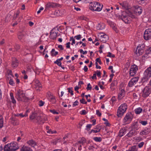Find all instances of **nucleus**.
Instances as JSON below:
<instances>
[{"label": "nucleus", "mask_w": 151, "mask_h": 151, "mask_svg": "<svg viewBox=\"0 0 151 151\" xmlns=\"http://www.w3.org/2000/svg\"><path fill=\"white\" fill-rule=\"evenodd\" d=\"M78 101L76 100L75 101L73 104V106L74 107L76 106H77L78 105Z\"/></svg>", "instance_id": "680f3d73"}, {"label": "nucleus", "mask_w": 151, "mask_h": 151, "mask_svg": "<svg viewBox=\"0 0 151 151\" xmlns=\"http://www.w3.org/2000/svg\"><path fill=\"white\" fill-rule=\"evenodd\" d=\"M93 140L96 142H100L102 140L101 137H94L93 138Z\"/></svg>", "instance_id": "e433bc0d"}, {"label": "nucleus", "mask_w": 151, "mask_h": 151, "mask_svg": "<svg viewBox=\"0 0 151 151\" xmlns=\"http://www.w3.org/2000/svg\"><path fill=\"white\" fill-rule=\"evenodd\" d=\"M74 38H76L77 40H80L82 38V35L79 34L75 36Z\"/></svg>", "instance_id": "a19ab883"}, {"label": "nucleus", "mask_w": 151, "mask_h": 151, "mask_svg": "<svg viewBox=\"0 0 151 151\" xmlns=\"http://www.w3.org/2000/svg\"><path fill=\"white\" fill-rule=\"evenodd\" d=\"M96 74V75L98 77L100 78L101 77V73L100 71L99 70H97L96 72H95Z\"/></svg>", "instance_id": "c03bdc74"}, {"label": "nucleus", "mask_w": 151, "mask_h": 151, "mask_svg": "<svg viewBox=\"0 0 151 151\" xmlns=\"http://www.w3.org/2000/svg\"><path fill=\"white\" fill-rule=\"evenodd\" d=\"M58 4L55 3L49 2L47 4L46 6L47 8H54L57 6Z\"/></svg>", "instance_id": "aec40b11"}, {"label": "nucleus", "mask_w": 151, "mask_h": 151, "mask_svg": "<svg viewBox=\"0 0 151 151\" xmlns=\"http://www.w3.org/2000/svg\"><path fill=\"white\" fill-rule=\"evenodd\" d=\"M97 127H98L97 129H92L91 131L89 133V134H90L91 133H96L100 132V129L99 128V126H97Z\"/></svg>", "instance_id": "473e14b6"}, {"label": "nucleus", "mask_w": 151, "mask_h": 151, "mask_svg": "<svg viewBox=\"0 0 151 151\" xmlns=\"http://www.w3.org/2000/svg\"><path fill=\"white\" fill-rule=\"evenodd\" d=\"M18 65V62L17 60L15 58L12 59V66L13 68H16L17 67Z\"/></svg>", "instance_id": "412c9836"}, {"label": "nucleus", "mask_w": 151, "mask_h": 151, "mask_svg": "<svg viewBox=\"0 0 151 151\" xmlns=\"http://www.w3.org/2000/svg\"><path fill=\"white\" fill-rule=\"evenodd\" d=\"M119 18L126 23H129L131 20L130 17L127 15L126 13L124 12H122Z\"/></svg>", "instance_id": "1a4fd4ad"}, {"label": "nucleus", "mask_w": 151, "mask_h": 151, "mask_svg": "<svg viewBox=\"0 0 151 151\" xmlns=\"http://www.w3.org/2000/svg\"><path fill=\"white\" fill-rule=\"evenodd\" d=\"M128 131V128L125 127L121 129L119 132V136L120 137H122L124 136Z\"/></svg>", "instance_id": "f3484780"}, {"label": "nucleus", "mask_w": 151, "mask_h": 151, "mask_svg": "<svg viewBox=\"0 0 151 151\" xmlns=\"http://www.w3.org/2000/svg\"><path fill=\"white\" fill-rule=\"evenodd\" d=\"M58 52L57 51H55V50L54 49H52L51 54L52 56H56L58 54Z\"/></svg>", "instance_id": "c9c22d12"}, {"label": "nucleus", "mask_w": 151, "mask_h": 151, "mask_svg": "<svg viewBox=\"0 0 151 151\" xmlns=\"http://www.w3.org/2000/svg\"><path fill=\"white\" fill-rule=\"evenodd\" d=\"M102 119L105 122L104 123L105 124L106 126H110V124L109 123L107 119L104 118H103Z\"/></svg>", "instance_id": "ea45409f"}, {"label": "nucleus", "mask_w": 151, "mask_h": 151, "mask_svg": "<svg viewBox=\"0 0 151 151\" xmlns=\"http://www.w3.org/2000/svg\"><path fill=\"white\" fill-rule=\"evenodd\" d=\"M98 37L100 41L103 43L106 42L109 39L108 36L103 33H99Z\"/></svg>", "instance_id": "9d476101"}, {"label": "nucleus", "mask_w": 151, "mask_h": 151, "mask_svg": "<svg viewBox=\"0 0 151 151\" xmlns=\"http://www.w3.org/2000/svg\"><path fill=\"white\" fill-rule=\"evenodd\" d=\"M142 111V109L141 107H138L134 110L135 113L136 114H140Z\"/></svg>", "instance_id": "c85d7f7f"}, {"label": "nucleus", "mask_w": 151, "mask_h": 151, "mask_svg": "<svg viewBox=\"0 0 151 151\" xmlns=\"http://www.w3.org/2000/svg\"><path fill=\"white\" fill-rule=\"evenodd\" d=\"M96 74L95 73L93 74V76H92V77H91L93 79L96 80L97 79V77H96Z\"/></svg>", "instance_id": "338daca9"}, {"label": "nucleus", "mask_w": 151, "mask_h": 151, "mask_svg": "<svg viewBox=\"0 0 151 151\" xmlns=\"http://www.w3.org/2000/svg\"><path fill=\"white\" fill-rule=\"evenodd\" d=\"M9 83L10 85L13 86L14 85V83L12 79H10L9 81Z\"/></svg>", "instance_id": "69168bd1"}, {"label": "nucleus", "mask_w": 151, "mask_h": 151, "mask_svg": "<svg viewBox=\"0 0 151 151\" xmlns=\"http://www.w3.org/2000/svg\"><path fill=\"white\" fill-rule=\"evenodd\" d=\"M68 91L69 93H70V94L71 95H73V91L71 88H68Z\"/></svg>", "instance_id": "13d9d810"}, {"label": "nucleus", "mask_w": 151, "mask_h": 151, "mask_svg": "<svg viewBox=\"0 0 151 151\" xmlns=\"http://www.w3.org/2000/svg\"><path fill=\"white\" fill-rule=\"evenodd\" d=\"M92 125L91 124H87L86 126V129L87 131L89 130Z\"/></svg>", "instance_id": "603ef678"}, {"label": "nucleus", "mask_w": 151, "mask_h": 151, "mask_svg": "<svg viewBox=\"0 0 151 151\" xmlns=\"http://www.w3.org/2000/svg\"><path fill=\"white\" fill-rule=\"evenodd\" d=\"M96 114L99 116H100L101 115V113L99 110H96Z\"/></svg>", "instance_id": "e2e57ef3"}, {"label": "nucleus", "mask_w": 151, "mask_h": 151, "mask_svg": "<svg viewBox=\"0 0 151 151\" xmlns=\"http://www.w3.org/2000/svg\"><path fill=\"white\" fill-rule=\"evenodd\" d=\"M86 142V139L84 138H82L79 141V142L81 144H83Z\"/></svg>", "instance_id": "09e8293b"}, {"label": "nucleus", "mask_w": 151, "mask_h": 151, "mask_svg": "<svg viewBox=\"0 0 151 151\" xmlns=\"http://www.w3.org/2000/svg\"><path fill=\"white\" fill-rule=\"evenodd\" d=\"M47 132L49 134H53L54 133H56L57 132L55 130L52 131V130L50 129L49 130L47 131Z\"/></svg>", "instance_id": "37998d69"}, {"label": "nucleus", "mask_w": 151, "mask_h": 151, "mask_svg": "<svg viewBox=\"0 0 151 151\" xmlns=\"http://www.w3.org/2000/svg\"><path fill=\"white\" fill-rule=\"evenodd\" d=\"M30 120L36 119L38 122L41 121L42 120L40 116L38 115V114L36 113H33L29 116Z\"/></svg>", "instance_id": "2eb2a0df"}, {"label": "nucleus", "mask_w": 151, "mask_h": 151, "mask_svg": "<svg viewBox=\"0 0 151 151\" xmlns=\"http://www.w3.org/2000/svg\"><path fill=\"white\" fill-rule=\"evenodd\" d=\"M119 4L123 9H127L128 8V4L125 2L119 3Z\"/></svg>", "instance_id": "bb28decb"}, {"label": "nucleus", "mask_w": 151, "mask_h": 151, "mask_svg": "<svg viewBox=\"0 0 151 151\" xmlns=\"http://www.w3.org/2000/svg\"><path fill=\"white\" fill-rule=\"evenodd\" d=\"M19 148L17 142H13L5 145L4 148V151H16Z\"/></svg>", "instance_id": "7ed1b4c3"}, {"label": "nucleus", "mask_w": 151, "mask_h": 151, "mask_svg": "<svg viewBox=\"0 0 151 151\" xmlns=\"http://www.w3.org/2000/svg\"><path fill=\"white\" fill-rule=\"evenodd\" d=\"M144 38L146 40H149L151 38V29H146L144 34Z\"/></svg>", "instance_id": "ddd939ff"}, {"label": "nucleus", "mask_w": 151, "mask_h": 151, "mask_svg": "<svg viewBox=\"0 0 151 151\" xmlns=\"http://www.w3.org/2000/svg\"><path fill=\"white\" fill-rule=\"evenodd\" d=\"M128 150V151H137V148L136 146L134 145L130 147Z\"/></svg>", "instance_id": "2f4dec72"}, {"label": "nucleus", "mask_w": 151, "mask_h": 151, "mask_svg": "<svg viewBox=\"0 0 151 151\" xmlns=\"http://www.w3.org/2000/svg\"><path fill=\"white\" fill-rule=\"evenodd\" d=\"M96 62H97L98 63V62L101 65V64H102V62H101V60L99 58H97L96 59Z\"/></svg>", "instance_id": "4d7b16f0"}, {"label": "nucleus", "mask_w": 151, "mask_h": 151, "mask_svg": "<svg viewBox=\"0 0 151 151\" xmlns=\"http://www.w3.org/2000/svg\"><path fill=\"white\" fill-rule=\"evenodd\" d=\"M92 88V87L90 84V83H89L88 84L86 88V89L87 90H91Z\"/></svg>", "instance_id": "864d4df0"}, {"label": "nucleus", "mask_w": 151, "mask_h": 151, "mask_svg": "<svg viewBox=\"0 0 151 151\" xmlns=\"http://www.w3.org/2000/svg\"><path fill=\"white\" fill-rule=\"evenodd\" d=\"M144 144L145 143L144 142H141L138 144V146L139 148H141L143 146Z\"/></svg>", "instance_id": "de8ad7c7"}, {"label": "nucleus", "mask_w": 151, "mask_h": 151, "mask_svg": "<svg viewBox=\"0 0 151 151\" xmlns=\"http://www.w3.org/2000/svg\"><path fill=\"white\" fill-rule=\"evenodd\" d=\"M143 45H142L141 46H139V45L137 47L135 51L136 54L137 56H139L142 54V53L144 51V50L142 48H143Z\"/></svg>", "instance_id": "4468645a"}, {"label": "nucleus", "mask_w": 151, "mask_h": 151, "mask_svg": "<svg viewBox=\"0 0 151 151\" xmlns=\"http://www.w3.org/2000/svg\"><path fill=\"white\" fill-rule=\"evenodd\" d=\"M70 41H72V42L71 43V44L72 45H73L75 43V40L74 39V38L73 37H70Z\"/></svg>", "instance_id": "a18cd8bd"}, {"label": "nucleus", "mask_w": 151, "mask_h": 151, "mask_svg": "<svg viewBox=\"0 0 151 151\" xmlns=\"http://www.w3.org/2000/svg\"><path fill=\"white\" fill-rule=\"evenodd\" d=\"M125 94V91L124 89V88L120 89L118 95L119 99H122L124 97Z\"/></svg>", "instance_id": "6ab92c4d"}, {"label": "nucleus", "mask_w": 151, "mask_h": 151, "mask_svg": "<svg viewBox=\"0 0 151 151\" xmlns=\"http://www.w3.org/2000/svg\"><path fill=\"white\" fill-rule=\"evenodd\" d=\"M32 149L29 147L24 145L20 149V151H32Z\"/></svg>", "instance_id": "5701e85b"}, {"label": "nucleus", "mask_w": 151, "mask_h": 151, "mask_svg": "<svg viewBox=\"0 0 151 151\" xmlns=\"http://www.w3.org/2000/svg\"><path fill=\"white\" fill-rule=\"evenodd\" d=\"M138 70V67L137 65H134L131 66L129 70V75L131 76H133L137 73Z\"/></svg>", "instance_id": "f8f14e48"}, {"label": "nucleus", "mask_w": 151, "mask_h": 151, "mask_svg": "<svg viewBox=\"0 0 151 151\" xmlns=\"http://www.w3.org/2000/svg\"><path fill=\"white\" fill-rule=\"evenodd\" d=\"M133 115L131 112H128L122 119L123 124L126 125L129 124L132 121Z\"/></svg>", "instance_id": "39448f33"}, {"label": "nucleus", "mask_w": 151, "mask_h": 151, "mask_svg": "<svg viewBox=\"0 0 151 151\" xmlns=\"http://www.w3.org/2000/svg\"><path fill=\"white\" fill-rule=\"evenodd\" d=\"M105 27V24L104 23H100L98 24L97 29L98 30H102L104 29Z\"/></svg>", "instance_id": "a878e982"}, {"label": "nucleus", "mask_w": 151, "mask_h": 151, "mask_svg": "<svg viewBox=\"0 0 151 151\" xmlns=\"http://www.w3.org/2000/svg\"><path fill=\"white\" fill-rule=\"evenodd\" d=\"M103 7L102 4L97 2H91L89 4V9L92 11L100 12Z\"/></svg>", "instance_id": "f03ea898"}, {"label": "nucleus", "mask_w": 151, "mask_h": 151, "mask_svg": "<svg viewBox=\"0 0 151 151\" xmlns=\"http://www.w3.org/2000/svg\"><path fill=\"white\" fill-rule=\"evenodd\" d=\"M16 97L17 100L19 101L26 102L29 100V99L26 96L24 92L20 89L17 90L16 93Z\"/></svg>", "instance_id": "f257e3e1"}, {"label": "nucleus", "mask_w": 151, "mask_h": 151, "mask_svg": "<svg viewBox=\"0 0 151 151\" xmlns=\"http://www.w3.org/2000/svg\"><path fill=\"white\" fill-rule=\"evenodd\" d=\"M70 42H68L66 44V47L67 48H70Z\"/></svg>", "instance_id": "774afa93"}, {"label": "nucleus", "mask_w": 151, "mask_h": 151, "mask_svg": "<svg viewBox=\"0 0 151 151\" xmlns=\"http://www.w3.org/2000/svg\"><path fill=\"white\" fill-rule=\"evenodd\" d=\"M20 13V11L19 10H18L14 14L13 16V19L15 20L18 16Z\"/></svg>", "instance_id": "72a5a7b5"}, {"label": "nucleus", "mask_w": 151, "mask_h": 151, "mask_svg": "<svg viewBox=\"0 0 151 151\" xmlns=\"http://www.w3.org/2000/svg\"><path fill=\"white\" fill-rule=\"evenodd\" d=\"M146 52L147 54L151 53V47H148L146 50Z\"/></svg>", "instance_id": "8fccbe9b"}, {"label": "nucleus", "mask_w": 151, "mask_h": 151, "mask_svg": "<svg viewBox=\"0 0 151 151\" xmlns=\"http://www.w3.org/2000/svg\"><path fill=\"white\" fill-rule=\"evenodd\" d=\"M50 112L51 113H52L53 114H59V113L57 111H56L55 110H50Z\"/></svg>", "instance_id": "3c124183"}, {"label": "nucleus", "mask_w": 151, "mask_h": 151, "mask_svg": "<svg viewBox=\"0 0 151 151\" xmlns=\"http://www.w3.org/2000/svg\"><path fill=\"white\" fill-rule=\"evenodd\" d=\"M3 125V119L2 116L0 115V128H2Z\"/></svg>", "instance_id": "4c0bfd02"}, {"label": "nucleus", "mask_w": 151, "mask_h": 151, "mask_svg": "<svg viewBox=\"0 0 151 151\" xmlns=\"http://www.w3.org/2000/svg\"><path fill=\"white\" fill-rule=\"evenodd\" d=\"M27 143L32 147H34L36 145L35 141L32 139L29 140L27 141Z\"/></svg>", "instance_id": "393cba45"}, {"label": "nucleus", "mask_w": 151, "mask_h": 151, "mask_svg": "<svg viewBox=\"0 0 151 151\" xmlns=\"http://www.w3.org/2000/svg\"><path fill=\"white\" fill-rule=\"evenodd\" d=\"M135 132L136 130L135 129H132L126 134V136L128 137H132L134 135Z\"/></svg>", "instance_id": "4be33fe9"}, {"label": "nucleus", "mask_w": 151, "mask_h": 151, "mask_svg": "<svg viewBox=\"0 0 151 151\" xmlns=\"http://www.w3.org/2000/svg\"><path fill=\"white\" fill-rule=\"evenodd\" d=\"M107 57H114L115 56L114 55H112L111 53L110 52L108 53V54L107 56Z\"/></svg>", "instance_id": "0e129e2a"}, {"label": "nucleus", "mask_w": 151, "mask_h": 151, "mask_svg": "<svg viewBox=\"0 0 151 151\" xmlns=\"http://www.w3.org/2000/svg\"><path fill=\"white\" fill-rule=\"evenodd\" d=\"M44 104V102H43L42 101H40L39 102V106H42Z\"/></svg>", "instance_id": "bf43d9fd"}, {"label": "nucleus", "mask_w": 151, "mask_h": 151, "mask_svg": "<svg viewBox=\"0 0 151 151\" xmlns=\"http://www.w3.org/2000/svg\"><path fill=\"white\" fill-rule=\"evenodd\" d=\"M18 38L19 40H22L24 38V34L22 32H19L18 36Z\"/></svg>", "instance_id": "f704fd0d"}, {"label": "nucleus", "mask_w": 151, "mask_h": 151, "mask_svg": "<svg viewBox=\"0 0 151 151\" xmlns=\"http://www.w3.org/2000/svg\"><path fill=\"white\" fill-rule=\"evenodd\" d=\"M80 102L81 103L83 104H87V102H86L85 100L83 99L80 100Z\"/></svg>", "instance_id": "6e6d98bb"}, {"label": "nucleus", "mask_w": 151, "mask_h": 151, "mask_svg": "<svg viewBox=\"0 0 151 151\" xmlns=\"http://www.w3.org/2000/svg\"><path fill=\"white\" fill-rule=\"evenodd\" d=\"M10 99L12 100V103L13 104H16V101L14 99L13 93L12 92L10 93Z\"/></svg>", "instance_id": "cd10ccee"}, {"label": "nucleus", "mask_w": 151, "mask_h": 151, "mask_svg": "<svg viewBox=\"0 0 151 151\" xmlns=\"http://www.w3.org/2000/svg\"><path fill=\"white\" fill-rule=\"evenodd\" d=\"M33 83L35 86V88L36 90L40 91L42 90V85L38 80L37 79L34 80Z\"/></svg>", "instance_id": "9b49d317"}, {"label": "nucleus", "mask_w": 151, "mask_h": 151, "mask_svg": "<svg viewBox=\"0 0 151 151\" xmlns=\"http://www.w3.org/2000/svg\"><path fill=\"white\" fill-rule=\"evenodd\" d=\"M10 119L11 120V122L14 125H16L18 124V121L14 118L13 117H11Z\"/></svg>", "instance_id": "c756f323"}, {"label": "nucleus", "mask_w": 151, "mask_h": 151, "mask_svg": "<svg viewBox=\"0 0 151 151\" xmlns=\"http://www.w3.org/2000/svg\"><path fill=\"white\" fill-rule=\"evenodd\" d=\"M57 34L55 32H54L53 31H52L50 32V37L52 40L55 39L57 37Z\"/></svg>", "instance_id": "b1692460"}, {"label": "nucleus", "mask_w": 151, "mask_h": 151, "mask_svg": "<svg viewBox=\"0 0 151 151\" xmlns=\"http://www.w3.org/2000/svg\"><path fill=\"white\" fill-rule=\"evenodd\" d=\"M151 93V87L150 86H146L142 91V96L143 98L147 97Z\"/></svg>", "instance_id": "0eeeda50"}, {"label": "nucleus", "mask_w": 151, "mask_h": 151, "mask_svg": "<svg viewBox=\"0 0 151 151\" xmlns=\"http://www.w3.org/2000/svg\"><path fill=\"white\" fill-rule=\"evenodd\" d=\"M139 122L143 126H145L148 124L147 121L139 120Z\"/></svg>", "instance_id": "58836bf2"}, {"label": "nucleus", "mask_w": 151, "mask_h": 151, "mask_svg": "<svg viewBox=\"0 0 151 151\" xmlns=\"http://www.w3.org/2000/svg\"><path fill=\"white\" fill-rule=\"evenodd\" d=\"M149 133V132L147 129H145L141 130L139 133V134L141 135H146L148 134Z\"/></svg>", "instance_id": "7c9ffc66"}, {"label": "nucleus", "mask_w": 151, "mask_h": 151, "mask_svg": "<svg viewBox=\"0 0 151 151\" xmlns=\"http://www.w3.org/2000/svg\"><path fill=\"white\" fill-rule=\"evenodd\" d=\"M54 63L56 64L59 66H61L62 64L61 61H60L58 59L54 62Z\"/></svg>", "instance_id": "79ce46f5"}, {"label": "nucleus", "mask_w": 151, "mask_h": 151, "mask_svg": "<svg viewBox=\"0 0 151 151\" xmlns=\"http://www.w3.org/2000/svg\"><path fill=\"white\" fill-rule=\"evenodd\" d=\"M138 78V77H135L131 79L128 83V85L129 86L131 87L134 86L135 84L137 82Z\"/></svg>", "instance_id": "dca6fc26"}, {"label": "nucleus", "mask_w": 151, "mask_h": 151, "mask_svg": "<svg viewBox=\"0 0 151 151\" xmlns=\"http://www.w3.org/2000/svg\"><path fill=\"white\" fill-rule=\"evenodd\" d=\"M151 77V67L148 68L144 72L142 80L144 81L148 80Z\"/></svg>", "instance_id": "423d86ee"}, {"label": "nucleus", "mask_w": 151, "mask_h": 151, "mask_svg": "<svg viewBox=\"0 0 151 151\" xmlns=\"http://www.w3.org/2000/svg\"><path fill=\"white\" fill-rule=\"evenodd\" d=\"M79 52L81 53H82L83 55L86 54L87 53V51H83L82 49H80L79 50Z\"/></svg>", "instance_id": "5fc2aeb1"}, {"label": "nucleus", "mask_w": 151, "mask_h": 151, "mask_svg": "<svg viewBox=\"0 0 151 151\" xmlns=\"http://www.w3.org/2000/svg\"><path fill=\"white\" fill-rule=\"evenodd\" d=\"M80 112L81 114L82 115H85L87 113V111L85 110H82Z\"/></svg>", "instance_id": "052dcab7"}, {"label": "nucleus", "mask_w": 151, "mask_h": 151, "mask_svg": "<svg viewBox=\"0 0 151 151\" xmlns=\"http://www.w3.org/2000/svg\"><path fill=\"white\" fill-rule=\"evenodd\" d=\"M132 12L137 15H139L142 12V8L137 5L134 6L132 8Z\"/></svg>", "instance_id": "6e6552de"}, {"label": "nucleus", "mask_w": 151, "mask_h": 151, "mask_svg": "<svg viewBox=\"0 0 151 151\" xmlns=\"http://www.w3.org/2000/svg\"><path fill=\"white\" fill-rule=\"evenodd\" d=\"M47 95L50 101L52 102V104H55L56 102L55 97L53 96L50 92H48L47 93Z\"/></svg>", "instance_id": "a211bd4d"}, {"label": "nucleus", "mask_w": 151, "mask_h": 151, "mask_svg": "<svg viewBox=\"0 0 151 151\" xmlns=\"http://www.w3.org/2000/svg\"><path fill=\"white\" fill-rule=\"evenodd\" d=\"M127 109V106L126 103L122 104L119 107L117 113L118 117H121L126 112Z\"/></svg>", "instance_id": "20e7f679"}, {"label": "nucleus", "mask_w": 151, "mask_h": 151, "mask_svg": "<svg viewBox=\"0 0 151 151\" xmlns=\"http://www.w3.org/2000/svg\"><path fill=\"white\" fill-rule=\"evenodd\" d=\"M103 10L104 12L106 13H110L112 12V11H111V9L109 8H106L105 9H104Z\"/></svg>", "instance_id": "49530a36"}]
</instances>
